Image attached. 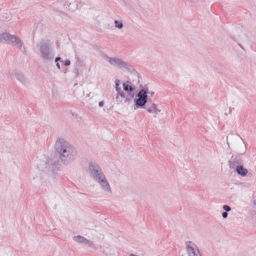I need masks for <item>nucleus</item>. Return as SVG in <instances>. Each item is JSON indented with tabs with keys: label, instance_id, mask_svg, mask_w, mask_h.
Returning a JSON list of instances; mask_svg holds the SVG:
<instances>
[{
	"label": "nucleus",
	"instance_id": "1",
	"mask_svg": "<svg viewBox=\"0 0 256 256\" xmlns=\"http://www.w3.org/2000/svg\"><path fill=\"white\" fill-rule=\"evenodd\" d=\"M54 149L58 158L51 156L40 160L38 164L40 170L54 173L59 169L60 162L64 165L70 164L76 159V148L63 138H59L55 142Z\"/></svg>",
	"mask_w": 256,
	"mask_h": 256
},
{
	"label": "nucleus",
	"instance_id": "2",
	"mask_svg": "<svg viewBox=\"0 0 256 256\" xmlns=\"http://www.w3.org/2000/svg\"><path fill=\"white\" fill-rule=\"evenodd\" d=\"M42 57L46 60H52L54 56L52 44L48 40H42L38 44Z\"/></svg>",
	"mask_w": 256,
	"mask_h": 256
},
{
	"label": "nucleus",
	"instance_id": "3",
	"mask_svg": "<svg viewBox=\"0 0 256 256\" xmlns=\"http://www.w3.org/2000/svg\"><path fill=\"white\" fill-rule=\"evenodd\" d=\"M102 58L112 66L118 68L128 72H131L132 68L126 62L116 57H110L106 54H102Z\"/></svg>",
	"mask_w": 256,
	"mask_h": 256
},
{
	"label": "nucleus",
	"instance_id": "4",
	"mask_svg": "<svg viewBox=\"0 0 256 256\" xmlns=\"http://www.w3.org/2000/svg\"><path fill=\"white\" fill-rule=\"evenodd\" d=\"M88 172L96 182L105 176L100 166L94 162H90L88 164Z\"/></svg>",
	"mask_w": 256,
	"mask_h": 256
},
{
	"label": "nucleus",
	"instance_id": "5",
	"mask_svg": "<svg viewBox=\"0 0 256 256\" xmlns=\"http://www.w3.org/2000/svg\"><path fill=\"white\" fill-rule=\"evenodd\" d=\"M186 248L188 256H202L198 247L194 243L187 242Z\"/></svg>",
	"mask_w": 256,
	"mask_h": 256
},
{
	"label": "nucleus",
	"instance_id": "6",
	"mask_svg": "<svg viewBox=\"0 0 256 256\" xmlns=\"http://www.w3.org/2000/svg\"><path fill=\"white\" fill-rule=\"evenodd\" d=\"M228 164L230 168L236 170L239 166L243 164V162L237 155H232L228 160Z\"/></svg>",
	"mask_w": 256,
	"mask_h": 256
},
{
	"label": "nucleus",
	"instance_id": "7",
	"mask_svg": "<svg viewBox=\"0 0 256 256\" xmlns=\"http://www.w3.org/2000/svg\"><path fill=\"white\" fill-rule=\"evenodd\" d=\"M96 182H98L100 185L101 188L104 191L110 194H112V190L111 189L110 184L108 182L105 176Z\"/></svg>",
	"mask_w": 256,
	"mask_h": 256
},
{
	"label": "nucleus",
	"instance_id": "8",
	"mask_svg": "<svg viewBox=\"0 0 256 256\" xmlns=\"http://www.w3.org/2000/svg\"><path fill=\"white\" fill-rule=\"evenodd\" d=\"M10 44L18 48L23 53L26 54V48L24 46V42L18 36H16Z\"/></svg>",
	"mask_w": 256,
	"mask_h": 256
},
{
	"label": "nucleus",
	"instance_id": "9",
	"mask_svg": "<svg viewBox=\"0 0 256 256\" xmlns=\"http://www.w3.org/2000/svg\"><path fill=\"white\" fill-rule=\"evenodd\" d=\"M14 76L24 86H28L29 84L30 80L23 73L18 72H15Z\"/></svg>",
	"mask_w": 256,
	"mask_h": 256
},
{
	"label": "nucleus",
	"instance_id": "10",
	"mask_svg": "<svg viewBox=\"0 0 256 256\" xmlns=\"http://www.w3.org/2000/svg\"><path fill=\"white\" fill-rule=\"evenodd\" d=\"M73 240L78 243L82 244H88V246H90V248L95 247V245L92 242L87 240L86 238L82 236H74L73 237Z\"/></svg>",
	"mask_w": 256,
	"mask_h": 256
},
{
	"label": "nucleus",
	"instance_id": "11",
	"mask_svg": "<svg viewBox=\"0 0 256 256\" xmlns=\"http://www.w3.org/2000/svg\"><path fill=\"white\" fill-rule=\"evenodd\" d=\"M15 35L10 34L8 32H4L0 34V43L10 44L14 38Z\"/></svg>",
	"mask_w": 256,
	"mask_h": 256
},
{
	"label": "nucleus",
	"instance_id": "12",
	"mask_svg": "<svg viewBox=\"0 0 256 256\" xmlns=\"http://www.w3.org/2000/svg\"><path fill=\"white\" fill-rule=\"evenodd\" d=\"M146 108L148 112L154 114V118H156L157 114L160 112V110L158 108L157 104L154 103H152L150 104H147Z\"/></svg>",
	"mask_w": 256,
	"mask_h": 256
},
{
	"label": "nucleus",
	"instance_id": "13",
	"mask_svg": "<svg viewBox=\"0 0 256 256\" xmlns=\"http://www.w3.org/2000/svg\"><path fill=\"white\" fill-rule=\"evenodd\" d=\"M65 6L70 11L76 10L78 7V2L77 0H66Z\"/></svg>",
	"mask_w": 256,
	"mask_h": 256
},
{
	"label": "nucleus",
	"instance_id": "14",
	"mask_svg": "<svg viewBox=\"0 0 256 256\" xmlns=\"http://www.w3.org/2000/svg\"><path fill=\"white\" fill-rule=\"evenodd\" d=\"M148 88H145L139 91L138 94V98L144 100L146 101L148 100Z\"/></svg>",
	"mask_w": 256,
	"mask_h": 256
},
{
	"label": "nucleus",
	"instance_id": "15",
	"mask_svg": "<svg viewBox=\"0 0 256 256\" xmlns=\"http://www.w3.org/2000/svg\"><path fill=\"white\" fill-rule=\"evenodd\" d=\"M237 173L242 176H246L248 173V170L243 167V164L239 166L236 170Z\"/></svg>",
	"mask_w": 256,
	"mask_h": 256
},
{
	"label": "nucleus",
	"instance_id": "16",
	"mask_svg": "<svg viewBox=\"0 0 256 256\" xmlns=\"http://www.w3.org/2000/svg\"><path fill=\"white\" fill-rule=\"evenodd\" d=\"M146 102L147 101L140 98L134 99L135 105L136 106L142 107L146 104Z\"/></svg>",
	"mask_w": 256,
	"mask_h": 256
},
{
	"label": "nucleus",
	"instance_id": "17",
	"mask_svg": "<svg viewBox=\"0 0 256 256\" xmlns=\"http://www.w3.org/2000/svg\"><path fill=\"white\" fill-rule=\"evenodd\" d=\"M128 82L127 83H124L123 84V86H124V90L125 91L128 92H133V90L134 88L130 86L128 84Z\"/></svg>",
	"mask_w": 256,
	"mask_h": 256
},
{
	"label": "nucleus",
	"instance_id": "18",
	"mask_svg": "<svg viewBox=\"0 0 256 256\" xmlns=\"http://www.w3.org/2000/svg\"><path fill=\"white\" fill-rule=\"evenodd\" d=\"M117 92V96H116V100L117 101H119L120 102H122V100H120V96L122 98H124L126 97V94L122 90H120V91H116Z\"/></svg>",
	"mask_w": 256,
	"mask_h": 256
},
{
	"label": "nucleus",
	"instance_id": "19",
	"mask_svg": "<svg viewBox=\"0 0 256 256\" xmlns=\"http://www.w3.org/2000/svg\"><path fill=\"white\" fill-rule=\"evenodd\" d=\"M134 92H128V94L126 95V97L124 98H125V100H124L125 102L129 103L130 102L131 100L134 97Z\"/></svg>",
	"mask_w": 256,
	"mask_h": 256
},
{
	"label": "nucleus",
	"instance_id": "20",
	"mask_svg": "<svg viewBox=\"0 0 256 256\" xmlns=\"http://www.w3.org/2000/svg\"><path fill=\"white\" fill-rule=\"evenodd\" d=\"M114 24V26L118 29H122L123 28V24L121 21L115 20Z\"/></svg>",
	"mask_w": 256,
	"mask_h": 256
},
{
	"label": "nucleus",
	"instance_id": "21",
	"mask_svg": "<svg viewBox=\"0 0 256 256\" xmlns=\"http://www.w3.org/2000/svg\"><path fill=\"white\" fill-rule=\"evenodd\" d=\"M242 150H238V152H237V153L238 154H244L246 152V146H244V144H242Z\"/></svg>",
	"mask_w": 256,
	"mask_h": 256
},
{
	"label": "nucleus",
	"instance_id": "22",
	"mask_svg": "<svg viewBox=\"0 0 256 256\" xmlns=\"http://www.w3.org/2000/svg\"><path fill=\"white\" fill-rule=\"evenodd\" d=\"M120 83V81L118 80H116L115 82L116 91H120V90H121L120 88L118 87Z\"/></svg>",
	"mask_w": 256,
	"mask_h": 256
},
{
	"label": "nucleus",
	"instance_id": "23",
	"mask_svg": "<svg viewBox=\"0 0 256 256\" xmlns=\"http://www.w3.org/2000/svg\"><path fill=\"white\" fill-rule=\"evenodd\" d=\"M223 209L225 210L226 212H229L231 210L230 207L228 205H224L223 206Z\"/></svg>",
	"mask_w": 256,
	"mask_h": 256
},
{
	"label": "nucleus",
	"instance_id": "24",
	"mask_svg": "<svg viewBox=\"0 0 256 256\" xmlns=\"http://www.w3.org/2000/svg\"><path fill=\"white\" fill-rule=\"evenodd\" d=\"M73 72L76 76H78L79 75V72H78V68H74Z\"/></svg>",
	"mask_w": 256,
	"mask_h": 256
},
{
	"label": "nucleus",
	"instance_id": "25",
	"mask_svg": "<svg viewBox=\"0 0 256 256\" xmlns=\"http://www.w3.org/2000/svg\"><path fill=\"white\" fill-rule=\"evenodd\" d=\"M70 61L69 60H65L64 63V64L65 66H68L70 65Z\"/></svg>",
	"mask_w": 256,
	"mask_h": 256
},
{
	"label": "nucleus",
	"instance_id": "26",
	"mask_svg": "<svg viewBox=\"0 0 256 256\" xmlns=\"http://www.w3.org/2000/svg\"><path fill=\"white\" fill-rule=\"evenodd\" d=\"M228 215V213H227V212H223L222 213V218H227Z\"/></svg>",
	"mask_w": 256,
	"mask_h": 256
},
{
	"label": "nucleus",
	"instance_id": "27",
	"mask_svg": "<svg viewBox=\"0 0 256 256\" xmlns=\"http://www.w3.org/2000/svg\"><path fill=\"white\" fill-rule=\"evenodd\" d=\"M154 92H152V91H150V92L148 91V94H150V96H154Z\"/></svg>",
	"mask_w": 256,
	"mask_h": 256
},
{
	"label": "nucleus",
	"instance_id": "28",
	"mask_svg": "<svg viewBox=\"0 0 256 256\" xmlns=\"http://www.w3.org/2000/svg\"><path fill=\"white\" fill-rule=\"evenodd\" d=\"M104 104V102L103 101L100 102L98 104V106L100 107H102Z\"/></svg>",
	"mask_w": 256,
	"mask_h": 256
},
{
	"label": "nucleus",
	"instance_id": "29",
	"mask_svg": "<svg viewBox=\"0 0 256 256\" xmlns=\"http://www.w3.org/2000/svg\"><path fill=\"white\" fill-rule=\"evenodd\" d=\"M86 98L92 97L91 92L88 94L86 96Z\"/></svg>",
	"mask_w": 256,
	"mask_h": 256
},
{
	"label": "nucleus",
	"instance_id": "30",
	"mask_svg": "<svg viewBox=\"0 0 256 256\" xmlns=\"http://www.w3.org/2000/svg\"><path fill=\"white\" fill-rule=\"evenodd\" d=\"M61 59V58L60 57H56V58H55V62H58V60H60Z\"/></svg>",
	"mask_w": 256,
	"mask_h": 256
},
{
	"label": "nucleus",
	"instance_id": "31",
	"mask_svg": "<svg viewBox=\"0 0 256 256\" xmlns=\"http://www.w3.org/2000/svg\"><path fill=\"white\" fill-rule=\"evenodd\" d=\"M56 67L58 68V69L60 70V64L58 62H56Z\"/></svg>",
	"mask_w": 256,
	"mask_h": 256
},
{
	"label": "nucleus",
	"instance_id": "32",
	"mask_svg": "<svg viewBox=\"0 0 256 256\" xmlns=\"http://www.w3.org/2000/svg\"><path fill=\"white\" fill-rule=\"evenodd\" d=\"M254 204L256 206V201L254 200L253 202Z\"/></svg>",
	"mask_w": 256,
	"mask_h": 256
},
{
	"label": "nucleus",
	"instance_id": "33",
	"mask_svg": "<svg viewBox=\"0 0 256 256\" xmlns=\"http://www.w3.org/2000/svg\"><path fill=\"white\" fill-rule=\"evenodd\" d=\"M227 144H228V140H227Z\"/></svg>",
	"mask_w": 256,
	"mask_h": 256
}]
</instances>
